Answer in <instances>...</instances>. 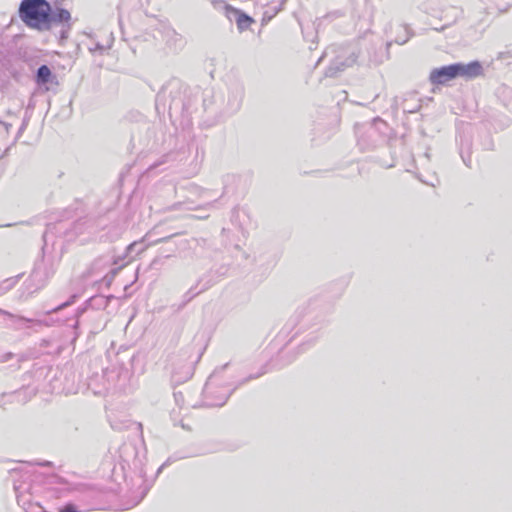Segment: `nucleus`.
Instances as JSON below:
<instances>
[{"mask_svg":"<svg viewBox=\"0 0 512 512\" xmlns=\"http://www.w3.org/2000/svg\"><path fill=\"white\" fill-rule=\"evenodd\" d=\"M19 17L29 28L48 31L53 23L69 24L71 14L67 9L58 8L52 12L46 0H22L19 6Z\"/></svg>","mask_w":512,"mask_h":512,"instance_id":"1","label":"nucleus"},{"mask_svg":"<svg viewBox=\"0 0 512 512\" xmlns=\"http://www.w3.org/2000/svg\"><path fill=\"white\" fill-rule=\"evenodd\" d=\"M456 72L457 70L455 64L436 68L430 72L429 81L433 85H443L457 78Z\"/></svg>","mask_w":512,"mask_h":512,"instance_id":"2","label":"nucleus"},{"mask_svg":"<svg viewBox=\"0 0 512 512\" xmlns=\"http://www.w3.org/2000/svg\"><path fill=\"white\" fill-rule=\"evenodd\" d=\"M457 77L473 79L483 74V68L480 62L473 61L468 64L456 63Z\"/></svg>","mask_w":512,"mask_h":512,"instance_id":"3","label":"nucleus"},{"mask_svg":"<svg viewBox=\"0 0 512 512\" xmlns=\"http://www.w3.org/2000/svg\"><path fill=\"white\" fill-rule=\"evenodd\" d=\"M254 20L243 12H237L236 23L240 30L248 29Z\"/></svg>","mask_w":512,"mask_h":512,"instance_id":"4","label":"nucleus"},{"mask_svg":"<svg viewBox=\"0 0 512 512\" xmlns=\"http://www.w3.org/2000/svg\"><path fill=\"white\" fill-rule=\"evenodd\" d=\"M52 76L51 70L48 66L42 65L39 67L37 72V81L40 83H47Z\"/></svg>","mask_w":512,"mask_h":512,"instance_id":"5","label":"nucleus"},{"mask_svg":"<svg viewBox=\"0 0 512 512\" xmlns=\"http://www.w3.org/2000/svg\"><path fill=\"white\" fill-rule=\"evenodd\" d=\"M59 512H78L73 504H67Z\"/></svg>","mask_w":512,"mask_h":512,"instance_id":"6","label":"nucleus"}]
</instances>
